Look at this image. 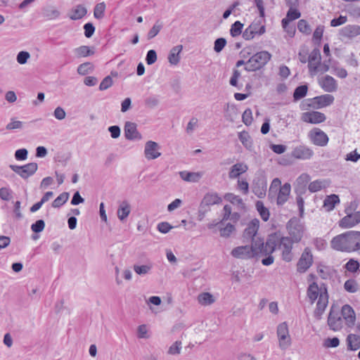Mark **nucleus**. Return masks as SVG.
Here are the masks:
<instances>
[{
  "mask_svg": "<svg viewBox=\"0 0 360 360\" xmlns=\"http://www.w3.org/2000/svg\"><path fill=\"white\" fill-rule=\"evenodd\" d=\"M295 242L288 236H282L280 231H276L268 235L266 242H264L263 253L265 257L261 261L264 266H269L274 262V257L272 253L276 250L281 251V258L286 262L292 260L294 255L292 252V246Z\"/></svg>",
  "mask_w": 360,
  "mask_h": 360,
  "instance_id": "nucleus-1",
  "label": "nucleus"
},
{
  "mask_svg": "<svg viewBox=\"0 0 360 360\" xmlns=\"http://www.w3.org/2000/svg\"><path fill=\"white\" fill-rule=\"evenodd\" d=\"M335 250L351 252L360 250V231H349L335 236L330 241Z\"/></svg>",
  "mask_w": 360,
  "mask_h": 360,
  "instance_id": "nucleus-2",
  "label": "nucleus"
},
{
  "mask_svg": "<svg viewBox=\"0 0 360 360\" xmlns=\"http://www.w3.org/2000/svg\"><path fill=\"white\" fill-rule=\"evenodd\" d=\"M264 240L258 238L256 241H253L251 245H241L233 248L231 252L233 257L248 259L254 257H264L262 252L264 250Z\"/></svg>",
  "mask_w": 360,
  "mask_h": 360,
  "instance_id": "nucleus-3",
  "label": "nucleus"
},
{
  "mask_svg": "<svg viewBox=\"0 0 360 360\" xmlns=\"http://www.w3.org/2000/svg\"><path fill=\"white\" fill-rule=\"evenodd\" d=\"M271 57V54L267 51H259L249 58L244 69L247 72L259 70L268 63Z\"/></svg>",
  "mask_w": 360,
  "mask_h": 360,
  "instance_id": "nucleus-4",
  "label": "nucleus"
},
{
  "mask_svg": "<svg viewBox=\"0 0 360 360\" xmlns=\"http://www.w3.org/2000/svg\"><path fill=\"white\" fill-rule=\"evenodd\" d=\"M286 229L288 233L289 238L297 243L301 241L305 228L304 224L297 217L291 218L286 224Z\"/></svg>",
  "mask_w": 360,
  "mask_h": 360,
  "instance_id": "nucleus-5",
  "label": "nucleus"
},
{
  "mask_svg": "<svg viewBox=\"0 0 360 360\" xmlns=\"http://www.w3.org/2000/svg\"><path fill=\"white\" fill-rule=\"evenodd\" d=\"M352 209L351 207L345 209L347 215L339 221V226L341 228H351L360 223V211L355 212L354 213H352Z\"/></svg>",
  "mask_w": 360,
  "mask_h": 360,
  "instance_id": "nucleus-6",
  "label": "nucleus"
},
{
  "mask_svg": "<svg viewBox=\"0 0 360 360\" xmlns=\"http://www.w3.org/2000/svg\"><path fill=\"white\" fill-rule=\"evenodd\" d=\"M10 168L22 179H26L37 172L38 165L36 162H30L23 166L11 165Z\"/></svg>",
  "mask_w": 360,
  "mask_h": 360,
  "instance_id": "nucleus-7",
  "label": "nucleus"
},
{
  "mask_svg": "<svg viewBox=\"0 0 360 360\" xmlns=\"http://www.w3.org/2000/svg\"><path fill=\"white\" fill-rule=\"evenodd\" d=\"M313 264V255L309 248H306L301 255L297 264V270L300 273H304Z\"/></svg>",
  "mask_w": 360,
  "mask_h": 360,
  "instance_id": "nucleus-8",
  "label": "nucleus"
},
{
  "mask_svg": "<svg viewBox=\"0 0 360 360\" xmlns=\"http://www.w3.org/2000/svg\"><path fill=\"white\" fill-rule=\"evenodd\" d=\"M277 335L279 340V346L281 349H286L290 345V337L286 322H283L278 326Z\"/></svg>",
  "mask_w": 360,
  "mask_h": 360,
  "instance_id": "nucleus-9",
  "label": "nucleus"
},
{
  "mask_svg": "<svg viewBox=\"0 0 360 360\" xmlns=\"http://www.w3.org/2000/svg\"><path fill=\"white\" fill-rule=\"evenodd\" d=\"M309 101L310 102L307 105L309 107L319 109L331 105L334 101V96L330 94H324L309 99Z\"/></svg>",
  "mask_w": 360,
  "mask_h": 360,
  "instance_id": "nucleus-10",
  "label": "nucleus"
},
{
  "mask_svg": "<svg viewBox=\"0 0 360 360\" xmlns=\"http://www.w3.org/2000/svg\"><path fill=\"white\" fill-rule=\"evenodd\" d=\"M311 141L316 146H325L328 143V135L320 129L315 128L309 133Z\"/></svg>",
  "mask_w": 360,
  "mask_h": 360,
  "instance_id": "nucleus-11",
  "label": "nucleus"
},
{
  "mask_svg": "<svg viewBox=\"0 0 360 360\" xmlns=\"http://www.w3.org/2000/svg\"><path fill=\"white\" fill-rule=\"evenodd\" d=\"M328 325L334 331L339 330L342 328V319L339 311L335 310L333 307H331L328 314Z\"/></svg>",
  "mask_w": 360,
  "mask_h": 360,
  "instance_id": "nucleus-12",
  "label": "nucleus"
},
{
  "mask_svg": "<svg viewBox=\"0 0 360 360\" xmlns=\"http://www.w3.org/2000/svg\"><path fill=\"white\" fill-rule=\"evenodd\" d=\"M259 227V221L257 219H254L251 220L248 224L247 227L245 229L243 237L244 239L248 240H251L252 243L253 241H256L257 239H255V236H256L258 229Z\"/></svg>",
  "mask_w": 360,
  "mask_h": 360,
  "instance_id": "nucleus-13",
  "label": "nucleus"
},
{
  "mask_svg": "<svg viewBox=\"0 0 360 360\" xmlns=\"http://www.w3.org/2000/svg\"><path fill=\"white\" fill-rule=\"evenodd\" d=\"M124 136L127 140H140L141 134L137 130V125L134 122H126L124 127Z\"/></svg>",
  "mask_w": 360,
  "mask_h": 360,
  "instance_id": "nucleus-14",
  "label": "nucleus"
},
{
  "mask_svg": "<svg viewBox=\"0 0 360 360\" xmlns=\"http://www.w3.org/2000/svg\"><path fill=\"white\" fill-rule=\"evenodd\" d=\"M348 327H352L355 324L356 315L353 308L349 304H345L341 309V316Z\"/></svg>",
  "mask_w": 360,
  "mask_h": 360,
  "instance_id": "nucleus-15",
  "label": "nucleus"
},
{
  "mask_svg": "<svg viewBox=\"0 0 360 360\" xmlns=\"http://www.w3.org/2000/svg\"><path fill=\"white\" fill-rule=\"evenodd\" d=\"M326 119V115L319 111L304 112L302 116V120L304 122L311 124H319L323 122Z\"/></svg>",
  "mask_w": 360,
  "mask_h": 360,
  "instance_id": "nucleus-16",
  "label": "nucleus"
},
{
  "mask_svg": "<svg viewBox=\"0 0 360 360\" xmlns=\"http://www.w3.org/2000/svg\"><path fill=\"white\" fill-rule=\"evenodd\" d=\"M159 148L160 146L158 143L153 141H147L144 149L145 157L148 160H154L158 158L161 155V153L158 152Z\"/></svg>",
  "mask_w": 360,
  "mask_h": 360,
  "instance_id": "nucleus-17",
  "label": "nucleus"
},
{
  "mask_svg": "<svg viewBox=\"0 0 360 360\" xmlns=\"http://www.w3.org/2000/svg\"><path fill=\"white\" fill-rule=\"evenodd\" d=\"M291 155L296 159L308 160L313 156L314 152L307 146H299L293 149Z\"/></svg>",
  "mask_w": 360,
  "mask_h": 360,
  "instance_id": "nucleus-18",
  "label": "nucleus"
},
{
  "mask_svg": "<svg viewBox=\"0 0 360 360\" xmlns=\"http://www.w3.org/2000/svg\"><path fill=\"white\" fill-rule=\"evenodd\" d=\"M328 304V294L326 292L320 295L319 300L316 303V307L314 310V314L316 319H321L326 308Z\"/></svg>",
  "mask_w": 360,
  "mask_h": 360,
  "instance_id": "nucleus-19",
  "label": "nucleus"
},
{
  "mask_svg": "<svg viewBox=\"0 0 360 360\" xmlns=\"http://www.w3.org/2000/svg\"><path fill=\"white\" fill-rule=\"evenodd\" d=\"M290 184L285 183L277 192L276 202L278 205H283L286 202L290 193Z\"/></svg>",
  "mask_w": 360,
  "mask_h": 360,
  "instance_id": "nucleus-20",
  "label": "nucleus"
},
{
  "mask_svg": "<svg viewBox=\"0 0 360 360\" xmlns=\"http://www.w3.org/2000/svg\"><path fill=\"white\" fill-rule=\"evenodd\" d=\"M248 169V167L246 164L243 162H238L233 165L229 172V177L231 179H234L245 172H246Z\"/></svg>",
  "mask_w": 360,
  "mask_h": 360,
  "instance_id": "nucleus-21",
  "label": "nucleus"
},
{
  "mask_svg": "<svg viewBox=\"0 0 360 360\" xmlns=\"http://www.w3.org/2000/svg\"><path fill=\"white\" fill-rule=\"evenodd\" d=\"M130 212L131 206L127 200H123L118 207L117 211V217L121 221H124L130 214Z\"/></svg>",
  "mask_w": 360,
  "mask_h": 360,
  "instance_id": "nucleus-22",
  "label": "nucleus"
},
{
  "mask_svg": "<svg viewBox=\"0 0 360 360\" xmlns=\"http://www.w3.org/2000/svg\"><path fill=\"white\" fill-rule=\"evenodd\" d=\"M307 296L311 304H314L316 299L319 298V287L316 282H313L309 285L307 290Z\"/></svg>",
  "mask_w": 360,
  "mask_h": 360,
  "instance_id": "nucleus-23",
  "label": "nucleus"
},
{
  "mask_svg": "<svg viewBox=\"0 0 360 360\" xmlns=\"http://www.w3.org/2000/svg\"><path fill=\"white\" fill-rule=\"evenodd\" d=\"M321 86L324 89V91L327 92H333L337 89L336 81L333 77L330 75H326L324 77Z\"/></svg>",
  "mask_w": 360,
  "mask_h": 360,
  "instance_id": "nucleus-24",
  "label": "nucleus"
},
{
  "mask_svg": "<svg viewBox=\"0 0 360 360\" xmlns=\"http://www.w3.org/2000/svg\"><path fill=\"white\" fill-rule=\"evenodd\" d=\"M340 34L343 37L353 38L360 34V26L347 25L341 30Z\"/></svg>",
  "mask_w": 360,
  "mask_h": 360,
  "instance_id": "nucleus-25",
  "label": "nucleus"
},
{
  "mask_svg": "<svg viewBox=\"0 0 360 360\" xmlns=\"http://www.w3.org/2000/svg\"><path fill=\"white\" fill-rule=\"evenodd\" d=\"M87 13L86 8L82 4H78L72 9V14L69 16L71 20H76L82 19Z\"/></svg>",
  "mask_w": 360,
  "mask_h": 360,
  "instance_id": "nucleus-26",
  "label": "nucleus"
},
{
  "mask_svg": "<svg viewBox=\"0 0 360 360\" xmlns=\"http://www.w3.org/2000/svg\"><path fill=\"white\" fill-rule=\"evenodd\" d=\"M339 202V196L336 194H331L330 195H327L323 200V207L326 211L330 212L332 211L335 208V205Z\"/></svg>",
  "mask_w": 360,
  "mask_h": 360,
  "instance_id": "nucleus-27",
  "label": "nucleus"
},
{
  "mask_svg": "<svg viewBox=\"0 0 360 360\" xmlns=\"http://www.w3.org/2000/svg\"><path fill=\"white\" fill-rule=\"evenodd\" d=\"M203 205H214L220 204L222 202L221 198L217 193H207L203 198Z\"/></svg>",
  "mask_w": 360,
  "mask_h": 360,
  "instance_id": "nucleus-28",
  "label": "nucleus"
},
{
  "mask_svg": "<svg viewBox=\"0 0 360 360\" xmlns=\"http://www.w3.org/2000/svg\"><path fill=\"white\" fill-rule=\"evenodd\" d=\"M182 49H183L182 45H177V46H174L171 49V51L169 53V56H168V60H169V62L172 65H176L179 63V60H180L179 53L182 51Z\"/></svg>",
  "mask_w": 360,
  "mask_h": 360,
  "instance_id": "nucleus-29",
  "label": "nucleus"
},
{
  "mask_svg": "<svg viewBox=\"0 0 360 360\" xmlns=\"http://www.w3.org/2000/svg\"><path fill=\"white\" fill-rule=\"evenodd\" d=\"M238 114V110L236 105L229 103L224 109V117L226 120L233 122L236 119Z\"/></svg>",
  "mask_w": 360,
  "mask_h": 360,
  "instance_id": "nucleus-30",
  "label": "nucleus"
},
{
  "mask_svg": "<svg viewBox=\"0 0 360 360\" xmlns=\"http://www.w3.org/2000/svg\"><path fill=\"white\" fill-rule=\"evenodd\" d=\"M347 349L356 351L360 348V336L355 334H349L347 338Z\"/></svg>",
  "mask_w": 360,
  "mask_h": 360,
  "instance_id": "nucleus-31",
  "label": "nucleus"
},
{
  "mask_svg": "<svg viewBox=\"0 0 360 360\" xmlns=\"http://www.w3.org/2000/svg\"><path fill=\"white\" fill-rule=\"evenodd\" d=\"M238 139L245 148L250 150L252 149V140L248 131H243L239 132Z\"/></svg>",
  "mask_w": 360,
  "mask_h": 360,
  "instance_id": "nucleus-32",
  "label": "nucleus"
},
{
  "mask_svg": "<svg viewBox=\"0 0 360 360\" xmlns=\"http://www.w3.org/2000/svg\"><path fill=\"white\" fill-rule=\"evenodd\" d=\"M73 51L77 57H86L94 54V48L88 46H81Z\"/></svg>",
  "mask_w": 360,
  "mask_h": 360,
  "instance_id": "nucleus-33",
  "label": "nucleus"
},
{
  "mask_svg": "<svg viewBox=\"0 0 360 360\" xmlns=\"http://www.w3.org/2000/svg\"><path fill=\"white\" fill-rule=\"evenodd\" d=\"M181 178L188 182H198L201 178V174L198 172H180Z\"/></svg>",
  "mask_w": 360,
  "mask_h": 360,
  "instance_id": "nucleus-34",
  "label": "nucleus"
},
{
  "mask_svg": "<svg viewBox=\"0 0 360 360\" xmlns=\"http://www.w3.org/2000/svg\"><path fill=\"white\" fill-rule=\"evenodd\" d=\"M42 13L44 17L53 20L59 17L60 12L53 6H47L43 9Z\"/></svg>",
  "mask_w": 360,
  "mask_h": 360,
  "instance_id": "nucleus-35",
  "label": "nucleus"
},
{
  "mask_svg": "<svg viewBox=\"0 0 360 360\" xmlns=\"http://www.w3.org/2000/svg\"><path fill=\"white\" fill-rule=\"evenodd\" d=\"M308 86L307 84L298 86L295 88L293 92V100L297 101L303 98L307 94Z\"/></svg>",
  "mask_w": 360,
  "mask_h": 360,
  "instance_id": "nucleus-36",
  "label": "nucleus"
},
{
  "mask_svg": "<svg viewBox=\"0 0 360 360\" xmlns=\"http://www.w3.org/2000/svg\"><path fill=\"white\" fill-rule=\"evenodd\" d=\"M281 187H282L281 180L278 178L273 179L269 190V198L271 199L275 198Z\"/></svg>",
  "mask_w": 360,
  "mask_h": 360,
  "instance_id": "nucleus-37",
  "label": "nucleus"
},
{
  "mask_svg": "<svg viewBox=\"0 0 360 360\" xmlns=\"http://www.w3.org/2000/svg\"><path fill=\"white\" fill-rule=\"evenodd\" d=\"M256 208L261 218L264 221H268L269 219L270 213L269 210L266 207H264V203L262 201L258 200L256 202Z\"/></svg>",
  "mask_w": 360,
  "mask_h": 360,
  "instance_id": "nucleus-38",
  "label": "nucleus"
},
{
  "mask_svg": "<svg viewBox=\"0 0 360 360\" xmlns=\"http://www.w3.org/2000/svg\"><path fill=\"white\" fill-rule=\"evenodd\" d=\"M198 300L202 305H210L214 302L213 295L210 292L200 293L198 297Z\"/></svg>",
  "mask_w": 360,
  "mask_h": 360,
  "instance_id": "nucleus-39",
  "label": "nucleus"
},
{
  "mask_svg": "<svg viewBox=\"0 0 360 360\" xmlns=\"http://www.w3.org/2000/svg\"><path fill=\"white\" fill-rule=\"evenodd\" d=\"M105 4L104 2H101L97 4L94 6V16L96 19H102L104 17V13L105 11Z\"/></svg>",
  "mask_w": 360,
  "mask_h": 360,
  "instance_id": "nucleus-40",
  "label": "nucleus"
},
{
  "mask_svg": "<svg viewBox=\"0 0 360 360\" xmlns=\"http://www.w3.org/2000/svg\"><path fill=\"white\" fill-rule=\"evenodd\" d=\"M219 230L220 232V236L223 238H229L231 234L236 231V228L234 225L231 223H228L225 227H219Z\"/></svg>",
  "mask_w": 360,
  "mask_h": 360,
  "instance_id": "nucleus-41",
  "label": "nucleus"
},
{
  "mask_svg": "<svg viewBox=\"0 0 360 360\" xmlns=\"http://www.w3.org/2000/svg\"><path fill=\"white\" fill-rule=\"evenodd\" d=\"M359 267V262L354 259H350L345 265V268L347 269V271L351 273H356L357 271H360Z\"/></svg>",
  "mask_w": 360,
  "mask_h": 360,
  "instance_id": "nucleus-42",
  "label": "nucleus"
},
{
  "mask_svg": "<svg viewBox=\"0 0 360 360\" xmlns=\"http://www.w3.org/2000/svg\"><path fill=\"white\" fill-rule=\"evenodd\" d=\"M243 24L240 21L237 20L232 24L230 29V34L232 37H236L242 33Z\"/></svg>",
  "mask_w": 360,
  "mask_h": 360,
  "instance_id": "nucleus-43",
  "label": "nucleus"
},
{
  "mask_svg": "<svg viewBox=\"0 0 360 360\" xmlns=\"http://www.w3.org/2000/svg\"><path fill=\"white\" fill-rule=\"evenodd\" d=\"M297 29L298 30L307 35H309L311 32V29L309 23L306 20L301 19L297 22Z\"/></svg>",
  "mask_w": 360,
  "mask_h": 360,
  "instance_id": "nucleus-44",
  "label": "nucleus"
},
{
  "mask_svg": "<svg viewBox=\"0 0 360 360\" xmlns=\"http://www.w3.org/2000/svg\"><path fill=\"white\" fill-rule=\"evenodd\" d=\"M345 290L351 293H354L358 290V283L354 279H349L344 284Z\"/></svg>",
  "mask_w": 360,
  "mask_h": 360,
  "instance_id": "nucleus-45",
  "label": "nucleus"
},
{
  "mask_svg": "<svg viewBox=\"0 0 360 360\" xmlns=\"http://www.w3.org/2000/svg\"><path fill=\"white\" fill-rule=\"evenodd\" d=\"M68 201V192H63L58 196L52 202V207L58 208Z\"/></svg>",
  "mask_w": 360,
  "mask_h": 360,
  "instance_id": "nucleus-46",
  "label": "nucleus"
},
{
  "mask_svg": "<svg viewBox=\"0 0 360 360\" xmlns=\"http://www.w3.org/2000/svg\"><path fill=\"white\" fill-rule=\"evenodd\" d=\"M162 28V23L158 20L148 32V39L154 38Z\"/></svg>",
  "mask_w": 360,
  "mask_h": 360,
  "instance_id": "nucleus-47",
  "label": "nucleus"
},
{
  "mask_svg": "<svg viewBox=\"0 0 360 360\" xmlns=\"http://www.w3.org/2000/svg\"><path fill=\"white\" fill-rule=\"evenodd\" d=\"M94 69L92 63L87 62L79 65L77 68V72L82 75H86Z\"/></svg>",
  "mask_w": 360,
  "mask_h": 360,
  "instance_id": "nucleus-48",
  "label": "nucleus"
},
{
  "mask_svg": "<svg viewBox=\"0 0 360 360\" xmlns=\"http://www.w3.org/2000/svg\"><path fill=\"white\" fill-rule=\"evenodd\" d=\"M325 187L326 186L323 181L321 180H316L309 184L308 188L310 192L315 193L321 191L323 188Z\"/></svg>",
  "mask_w": 360,
  "mask_h": 360,
  "instance_id": "nucleus-49",
  "label": "nucleus"
},
{
  "mask_svg": "<svg viewBox=\"0 0 360 360\" xmlns=\"http://www.w3.org/2000/svg\"><path fill=\"white\" fill-rule=\"evenodd\" d=\"M261 186H255L253 188V192L258 198H263L266 195V182L262 181Z\"/></svg>",
  "mask_w": 360,
  "mask_h": 360,
  "instance_id": "nucleus-50",
  "label": "nucleus"
},
{
  "mask_svg": "<svg viewBox=\"0 0 360 360\" xmlns=\"http://www.w3.org/2000/svg\"><path fill=\"white\" fill-rule=\"evenodd\" d=\"M226 45V40L225 38H217L214 43V50L217 53L221 52Z\"/></svg>",
  "mask_w": 360,
  "mask_h": 360,
  "instance_id": "nucleus-51",
  "label": "nucleus"
},
{
  "mask_svg": "<svg viewBox=\"0 0 360 360\" xmlns=\"http://www.w3.org/2000/svg\"><path fill=\"white\" fill-rule=\"evenodd\" d=\"M243 122L246 125L249 126L252 124L253 118H252V112L250 108H247L243 113L242 115Z\"/></svg>",
  "mask_w": 360,
  "mask_h": 360,
  "instance_id": "nucleus-52",
  "label": "nucleus"
},
{
  "mask_svg": "<svg viewBox=\"0 0 360 360\" xmlns=\"http://www.w3.org/2000/svg\"><path fill=\"white\" fill-rule=\"evenodd\" d=\"M324 27L319 25L314 32L313 40L315 44H319L323 37Z\"/></svg>",
  "mask_w": 360,
  "mask_h": 360,
  "instance_id": "nucleus-53",
  "label": "nucleus"
},
{
  "mask_svg": "<svg viewBox=\"0 0 360 360\" xmlns=\"http://www.w3.org/2000/svg\"><path fill=\"white\" fill-rule=\"evenodd\" d=\"M30 58L29 52L25 51H20L16 57L17 62L20 65H24L27 62V60Z\"/></svg>",
  "mask_w": 360,
  "mask_h": 360,
  "instance_id": "nucleus-54",
  "label": "nucleus"
},
{
  "mask_svg": "<svg viewBox=\"0 0 360 360\" xmlns=\"http://www.w3.org/2000/svg\"><path fill=\"white\" fill-rule=\"evenodd\" d=\"M321 52L317 48L313 49L309 56H308V61L317 62L319 64L321 63Z\"/></svg>",
  "mask_w": 360,
  "mask_h": 360,
  "instance_id": "nucleus-55",
  "label": "nucleus"
},
{
  "mask_svg": "<svg viewBox=\"0 0 360 360\" xmlns=\"http://www.w3.org/2000/svg\"><path fill=\"white\" fill-rule=\"evenodd\" d=\"M12 198V191L8 187L0 188V198L5 201H8Z\"/></svg>",
  "mask_w": 360,
  "mask_h": 360,
  "instance_id": "nucleus-56",
  "label": "nucleus"
},
{
  "mask_svg": "<svg viewBox=\"0 0 360 360\" xmlns=\"http://www.w3.org/2000/svg\"><path fill=\"white\" fill-rule=\"evenodd\" d=\"M44 227L45 222L42 219H39L31 225V229L34 233L41 232L44 229Z\"/></svg>",
  "mask_w": 360,
  "mask_h": 360,
  "instance_id": "nucleus-57",
  "label": "nucleus"
},
{
  "mask_svg": "<svg viewBox=\"0 0 360 360\" xmlns=\"http://www.w3.org/2000/svg\"><path fill=\"white\" fill-rule=\"evenodd\" d=\"M84 36L86 38H91L95 32V26L92 22H86L84 25Z\"/></svg>",
  "mask_w": 360,
  "mask_h": 360,
  "instance_id": "nucleus-58",
  "label": "nucleus"
},
{
  "mask_svg": "<svg viewBox=\"0 0 360 360\" xmlns=\"http://www.w3.org/2000/svg\"><path fill=\"white\" fill-rule=\"evenodd\" d=\"M181 349V342L176 341L174 344H172L168 350V354L172 355H176L180 354Z\"/></svg>",
  "mask_w": 360,
  "mask_h": 360,
  "instance_id": "nucleus-59",
  "label": "nucleus"
},
{
  "mask_svg": "<svg viewBox=\"0 0 360 360\" xmlns=\"http://www.w3.org/2000/svg\"><path fill=\"white\" fill-rule=\"evenodd\" d=\"M301 16V13L298 11L297 8H289L287 12L286 17L290 20H295L300 18Z\"/></svg>",
  "mask_w": 360,
  "mask_h": 360,
  "instance_id": "nucleus-60",
  "label": "nucleus"
},
{
  "mask_svg": "<svg viewBox=\"0 0 360 360\" xmlns=\"http://www.w3.org/2000/svg\"><path fill=\"white\" fill-rule=\"evenodd\" d=\"M157 60V53L155 50H149L147 52L146 57V62L148 65H150L155 63Z\"/></svg>",
  "mask_w": 360,
  "mask_h": 360,
  "instance_id": "nucleus-61",
  "label": "nucleus"
},
{
  "mask_svg": "<svg viewBox=\"0 0 360 360\" xmlns=\"http://www.w3.org/2000/svg\"><path fill=\"white\" fill-rule=\"evenodd\" d=\"M340 345V340L337 337H333L332 338H328L324 341V347H337Z\"/></svg>",
  "mask_w": 360,
  "mask_h": 360,
  "instance_id": "nucleus-62",
  "label": "nucleus"
},
{
  "mask_svg": "<svg viewBox=\"0 0 360 360\" xmlns=\"http://www.w3.org/2000/svg\"><path fill=\"white\" fill-rule=\"evenodd\" d=\"M112 79L110 76L105 77L99 85L101 91L106 90L112 85Z\"/></svg>",
  "mask_w": 360,
  "mask_h": 360,
  "instance_id": "nucleus-63",
  "label": "nucleus"
},
{
  "mask_svg": "<svg viewBox=\"0 0 360 360\" xmlns=\"http://www.w3.org/2000/svg\"><path fill=\"white\" fill-rule=\"evenodd\" d=\"M159 103V99L158 96H151L146 98L145 100V105L150 108H153L155 106H157Z\"/></svg>",
  "mask_w": 360,
  "mask_h": 360,
  "instance_id": "nucleus-64",
  "label": "nucleus"
}]
</instances>
